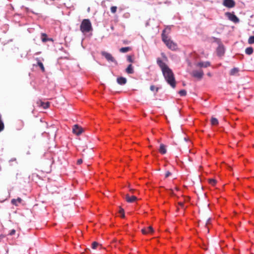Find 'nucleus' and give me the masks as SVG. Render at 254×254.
Wrapping results in <instances>:
<instances>
[{
	"label": "nucleus",
	"mask_w": 254,
	"mask_h": 254,
	"mask_svg": "<svg viewBox=\"0 0 254 254\" xmlns=\"http://www.w3.org/2000/svg\"><path fill=\"white\" fill-rule=\"evenodd\" d=\"M119 213L121 214V217H124V212L123 209H120L119 211Z\"/></svg>",
	"instance_id": "nucleus-30"
},
{
	"label": "nucleus",
	"mask_w": 254,
	"mask_h": 254,
	"mask_svg": "<svg viewBox=\"0 0 254 254\" xmlns=\"http://www.w3.org/2000/svg\"><path fill=\"white\" fill-rule=\"evenodd\" d=\"M126 71L128 74H131L133 72V69L131 66V64L129 65V66L126 68Z\"/></svg>",
	"instance_id": "nucleus-17"
},
{
	"label": "nucleus",
	"mask_w": 254,
	"mask_h": 254,
	"mask_svg": "<svg viewBox=\"0 0 254 254\" xmlns=\"http://www.w3.org/2000/svg\"><path fill=\"white\" fill-rule=\"evenodd\" d=\"M15 233V230H14V229H12V230H11L10 231V232H9V234L10 235H14Z\"/></svg>",
	"instance_id": "nucleus-31"
},
{
	"label": "nucleus",
	"mask_w": 254,
	"mask_h": 254,
	"mask_svg": "<svg viewBox=\"0 0 254 254\" xmlns=\"http://www.w3.org/2000/svg\"><path fill=\"white\" fill-rule=\"evenodd\" d=\"M124 43H127V41H124Z\"/></svg>",
	"instance_id": "nucleus-40"
},
{
	"label": "nucleus",
	"mask_w": 254,
	"mask_h": 254,
	"mask_svg": "<svg viewBox=\"0 0 254 254\" xmlns=\"http://www.w3.org/2000/svg\"><path fill=\"white\" fill-rule=\"evenodd\" d=\"M117 82L120 85H124L127 82V79L123 77H119L117 78Z\"/></svg>",
	"instance_id": "nucleus-11"
},
{
	"label": "nucleus",
	"mask_w": 254,
	"mask_h": 254,
	"mask_svg": "<svg viewBox=\"0 0 254 254\" xmlns=\"http://www.w3.org/2000/svg\"><path fill=\"white\" fill-rule=\"evenodd\" d=\"M141 231L143 234H150L153 233V230L151 226H149L142 229Z\"/></svg>",
	"instance_id": "nucleus-8"
},
{
	"label": "nucleus",
	"mask_w": 254,
	"mask_h": 254,
	"mask_svg": "<svg viewBox=\"0 0 254 254\" xmlns=\"http://www.w3.org/2000/svg\"><path fill=\"white\" fill-rule=\"evenodd\" d=\"M160 68L162 71L163 76L168 83L172 87H176V82L174 74L171 68L167 64H159Z\"/></svg>",
	"instance_id": "nucleus-1"
},
{
	"label": "nucleus",
	"mask_w": 254,
	"mask_h": 254,
	"mask_svg": "<svg viewBox=\"0 0 254 254\" xmlns=\"http://www.w3.org/2000/svg\"><path fill=\"white\" fill-rule=\"evenodd\" d=\"M162 39L169 49L172 51H176L178 49L177 44L169 38L164 33L162 34Z\"/></svg>",
	"instance_id": "nucleus-2"
},
{
	"label": "nucleus",
	"mask_w": 254,
	"mask_h": 254,
	"mask_svg": "<svg viewBox=\"0 0 254 254\" xmlns=\"http://www.w3.org/2000/svg\"><path fill=\"white\" fill-rule=\"evenodd\" d=\"M99 246V244L96 242H94L92 244V248L93 249H96Z\"/></svg>",
	"instance_id": "nucleus-26"
},
{
	"label": "nucleus",
	"mask_w": 254,
	"mask_h": 254,
	"mask_svg": "<svg viewBox=\"0 0 254 254\" xmlns=\"http://www.w3.org/2000/svg\"><path fill=\"white\" fill-rule=\"evenodd\" d=\"M179 93L180 95V96H184L186 95L187 92L185 90H182L179 91Z\"/></svg>",
	"instance_id": "nucleus-25"
},
{
	"label": "nucleus",
	"mask_w": 254,
	"mask_h": 254,
	"mask_svg": "<svg viewBox=\"0 0 254 254\" xmlns=\"http://www.w3.org/2000/svg\"><path fill=\"white\" fill-rule=\"evenodd\" d=\"M40 106H41L45 109H47L50 106V103L49 102H44L41 101L40 102Z\"/></svg>",
	"instance_id": "nucleus-15"
},
{
	"label": "nucleus",
	"mask_w": 254,
	"mask_h": 254,
	"mask_svg": "<svg viewBox=\"0 0 254 254\" xmlns=\"http://www.w3.org/2000/svg\"><path fill=\"white\" fill-rule=\"evenodd\" d=\"M16 202H17V200H16V199H13L11 200V203H12L13 204L17 205Z\"/></svg>",
	"instance_id": "nucleus-33"
},
{
	"label": "nucleus",
	"mask_w": 254,
	"mask_h": 254,
	"mask_svg": "<svg viewBox=\"0 0 254 254\" xmlns=\"http://www.w3.org/2000/svg\"><path fill=\"white\" fill-rule=\"evenodd\" d=\"M209 184L212 186H214L216 184V181L213 179L209 180Z\"/></svg>",
	"instance_id": "nucleus-28"
},
{
	"label": "nucleus",
	"mask_w": 254,
	"mask_h": 254,
	"mask_svg": "<svg viewBox=\"0 0 254 254\" xmlns=\"http://www.w3.org/2000/svg\"><path fill=\"white\" fill-rule=\"evenodd\" d=\"M82 163V160L81 159H79L77 160V164H81Z\"/></svg>",
	"instance_id": "nucleus-34"
},
{
	"label": "nucleus",
	"mask_w": 254,
	"mask_h": 254,
	"mask_svg": "<svg viewBox=\"0 0 254 254\" xmlns=\"http://www.w3.org/2000/svg\"><path fill=\"white\" fill-rule=\"evenodd\" d=\"M248 43L250 44H254V36H250L248 40Z\"/></svg>",
	"instance_id": "nucleus-23"
},
{
	"label": "nucleus",
	"mask_w": 254,
	"mask_h": 254,
	"mask_svg": "<svg viewBox=\"0 0 254 254\" xmlns=\"http://www.w3.org/2000/svg\"><path fill=\"white\" fill-rule=\"evenodd\" d=\"M159 152L162 154H165L167 152L166 146L163 144H161L159 149Z\"/></svg>",
	"instance_id": "nucleus-9"
},
{
	"label": "nucleus",
	"mask_w": 254,
	"mask_h": 254,
	"mask_svg": "<svg viewBox=\"0 0 254 254\" xmlns=\"http://www.w3.org/2000/svg\"><path fill=\"white\" fill-rule=\"evenodd\" d=\"M127 61L128 63H134V59H133V56H131V55L127 56Z\"/></svg>",
	"instance_id": "nucleus-22"
},
{
	"label": "nucleus",
	"mask_w": 254,
	"mask_h": 254,
	"mask_svg": "<svg viewBox=\"0 0 254 254\" xmlns=\"http://www.w3.org/2000/svg\"><path fill=\"white\" fill-rule=\"evenodd\" d=\"M44 64H36V66L39 67V68L42 70V71H44L45 69L43 66Z\"/></svg>",
	"instance_id": "nucleus-29"
},
{
	"label": "nucleus",
	"mask_w": 254,
	"mask_h": 254,
	"mask_svg": "<svg viewBox=\"0 0 254 254\" xmlns=\"http://www.w3.org/2000/svg\"><path fill=\"white\" fill-rule=\"evenodd\" d=\"M117 9V7L116 6H113L111 7V11L113 13H115L116 12Z\"/></svg>",
	"instance_id": "nucleus-24"
},
{
	"label": "nucleus",
	"mask_w": 254,
	"mask_h": 254,
	"mask_svg": "<svg viewBox=\"0 0 254 254\" xmlns=\"http://www.w3.org/2000/svg\"><path fill=\"white\" fill-rule=\"evenodd\" d=\"M203 74V71L201 69L194 70L192 73V76L198 79H200L202 77Z\"/></svg>",
	"instance_id": "nucleus-7"
},
{
	"label": "nucleus",
	"mask_w": 254,
	"mask_h": 254,
	"mask_svg": "<svg viewBox=\"0 0 254 254\" xmlns=\"http://www.w3.org/2000/svg\"><path fill=\"white\" fill-rule=\"evenodd\" d=\"M131 50V48L129 47L121 48L119 51L121 53H127Z\"/></svg>",
	"instance_id": "nucleus-16"
},
{
	"label": "nucleus",
	"mask_w": 254,
	"mask_h": 254,
	"mask_svg": "<svg viewBox=\"0 0 254 254\" xmlns=\"http://www.w3.org/2000/svg\"><path fill=\"white\" fill-rule=\"evenodd\" d=\"M83 132V129L80 126L75 125L72 127V132L77 135H79Z\"/></svg>",
	"instance_id": "nucleus-5"
},
{
	"label": "nucleus",
	"mask_w": 254,
	"mask_h": 254,
	"mask_svg": "<svg viewBox=\"0 0 254 254\" xmlns=\"http://www.w3.org/2000/svg\"><path fill=\"white\" fill-rule=\"evenodd\" d=\"M200 65H201V67H207V64H200Z\"/></svg>",
	"instance_id": "nucleus-37"
},
{
	"label": "nucleus",
	"mask_w": 254,
	"mask_h": 254,
	"mask_svg": "<svg viewBox=\"0 0 254 254\" xmlns=\"http://www.w3.org/2000/svg\"><path fill=\"white\" fill-rule=\"evenodd\" d=\"M41 40L43 42H46L48 41H53L52 39L48 38L47 35L45 33L41 34Z\"/></svg>",
	"instance_id": "nucleus-13"
},
{
	"label": "nucleus",
	"mask_w": 254,
	"mask_h": 254,
	"mask_svg": "<svg viewBox=\"0 0 254 254\" xmlns=\"http://www.w3.org/2000/svg\"><path fill=\"white\" fill-rule=\"evenodd\" d=\"M80 29L82 33H87L92 30L91 23L89 19H84L82 20Z\"/></svg>",
	"instance_id": "nucleus-3"
},
{
	"label": "nucleus",
	"mask_w": 254,
	"mask_h": 254,
	"mask_svg": "<svg viewBox=\"0 0 254 254\" xmlns=\"http://www.w3.org/2000/svg\"><path fill=\"white\" fill-rule=\"evenodd\" d=\"M217 53L219 56H222L224 53V48L222 46H219L217 49Z\"/></svg>",
	"instance_id": "nucleus-14"
},
{
	"label": "nucleus",
	"mask_w": 254,
	"mask_h": 254,
	"mask_svg": "<svg viewBox=\"0 0 254 254\" xmlns=\"http://www.w3.org/2000/svg\"><path fill=\"white\" fill-rule=\"evenodd\" d=\"M211 123L212 125L216 126L218 124V121L215 118H212L211 120Z\"/></svg>",
	"instance_id": "nucleus-20"
},
{
	"label": "nucleus",
	"mask_w": 254,
	"mask_h": 254,
	"mask_svg": "<svg viewBox=\"0 0 254 254\" xmlns=\"http://www.w3.org/2000/svg\"><path fill=\"white\" fill-rule=\"evenodd\" d=\"M37 64H42V63L44 62V60L43 58L39 57L37 58Z\"/></svg>",
	"instance_id": "nucleus-27"
},
{
	"label": "nucleus",
	"mask_w": 254,
	"mask_h": 254,
	"mask_svg": "<svg viewBox=\"0 0 254 254\" xmlns=\"http://www.w3.org/2000/svg\"><path fill=\"white\" fill-rule=\"evenodd\" d=\"M155 87L153 85L150 86V90L152 91H154L155 90Z\"/></svg>",
	"instance_id": "nucleus-36"
},
{
	"label": "nucleus",
	"mask_w": 254,
	"mask_h": 254,
	"mask_svg": "<svg viewBox=\"0 0 254 254\" xmlns=\"http://www.w3.org/2000/svg\"><path fill=\"white\" fill-rule=\"evenodd\" d=\"M170 173L169 172L167 173L166 174V177H168L169 175H170Z\"/></svg>",
	"instance_id": "nucleus-39"
},
{
	"label": "nucleus",
	"mask_w": 254,
	"mask_h": 254,
	"mask_svg": "<svg viewBox=\"0 0 254 254\" xmlns=\"http://www.w3.org/2000/svg\"><path fill=\"white\" fill-rule=\"evenodd\" d=\"M229 18L231 21H232L233 22H234L235 23H237L239 21V18L235 14H231V13H229Z\"/></svg>",
	"instance_id": "nucleus-10"
},
{
	"label": "nucleus",
	"mask_w": 254,
	"mask_h": 254,
	"mask_svg": "<svg viewBox=\"0 0 254 254\" xmlns=\"http://www.w3.org/2000/svg\"><path fill=\"white\" fill-rule=\"evenodd\" d=\"M239 70L238 68H234L231 69L230 71V74L232 75H236L238 74Z\"/></svg>",
	"instance_id": "nucleus-18"
},
{
	"label": "nucleus",
	"mask_w": 254,
	"mask_h": 254,
	"mask_svg": "<svg viewBox=\"0 0 254 254\" xmlns=\"http://www.w3.org/2000/svg\"><path fill=\"white\" fill-rule=\"evenodd\" d=\"M101 54L103 57H104L107 59V60L108 61V62H111V63L116 62L115 59H114V58L112 56V55L111 54L107 53L106 52H105V51H103L101 52Z\"/></svg>",
	"instance_id": "nucleus-4"
},
{
	"label": "nucleus",
	"mask_w": 254,
	"mask_h": 254,
	"mask_svg": "<svg viewBox=\"0 0 254 254\" xmlns=\"http://www.w3.org/2000/svg\"><path fill=\"white\" fill-rule=\"evenodd\" d=\"M162 57L163 58V61H165V62H166L167 58L166 56L165 55V54L162 53Z\"/></svg>",
	"instance_id": "nucleus-32"
},
{
	"label": "nucleus",
	"mask_w": 254,
	"mask_h": 254,
	"mask_svg": "<svg viewBox=\"0 0 254 254\" xmlns=\"http://www.w3.org/2000/svg\"><path fill=\"white\" fill-rule=\"evenodd\" d=\"M223 4L228 8H232L235 5V2L234 0H224Z\"/></svg>",
	"instance_id": "nucleus-6"
},
{
	"label": "nucleus",
	"mask_w": 254,
	"mask_h": 254,
	"mask_svg": "<svg viewBox=\"0 0 254 254\" xmlns=\"http://www.w3.org/2000/svg\"><path fill=\"white\" fill-rule=\"evenodd\" d=\"M253 48L252 47H248L246 48L245 50V52L247 54L250 55L253 54Z\"/></svg>",
	"instance_id": "nucleus-19"
},
{
	"label": "nucleus",
	"mask_w": 254,
	"mask_h": 254,
	"mask_svg": "<svg viewBox=\"0 0 254 254\" xmlns=\"http://www.w3.org/2000/svg\"><path fill=\"white\" fill-rule=\"evenodd\" d=\"M16 200L17 202H18L19 203H20L21 201V199L20 198H18Z\"/></svg>",
	"instance_id": "nucleus-38"
},
{
	"label": "nucleus",
	"mask_w": 254,
	"mask_h": 254,
	"mask_svg": "<svg viewBox=\"0 0 254 254\" xmlns=\"http://www.w3.org/2000/svg\"><path fill=\"white\" fill-rule=\"evenodd\" d=\"M4 127V124L1 120V115H0V132H1V131H2L3 130Z\"/></svg>",
	"instance_id": "nucleus-21"
},
{
	"label": "nucleus",
	"mask_w": 254,
	"mask_h": 254,
	"mask_svg": "<svg viewBox=\"0 0 254 254\" xmlns=\"http://www.w3.org/2000/svg\"><path fill=\"white\" fill-rule=\"evenodd\" d=\"M136 199V197L134 195L129 196V195H127L126 196V200L129 202H133L135 201Z\"/></svg>",
	"instance_id": "nucleus-12"
},
{
	"label": "nucleus",
	"mask_w": 254,
	"mask_h": 254,
	"mask_svg": "<svg viewBox=\"0 0 254 254\" xmlns=\"http://www.w3.org/2000/svg\"><path fill=\"white\" fill-rule=\"evenodd\" d=\"M157 64H163L162 61L160 59H157Z\"/></svg>",
	"instance_id": "nucleus-35"
}]
</instances>
